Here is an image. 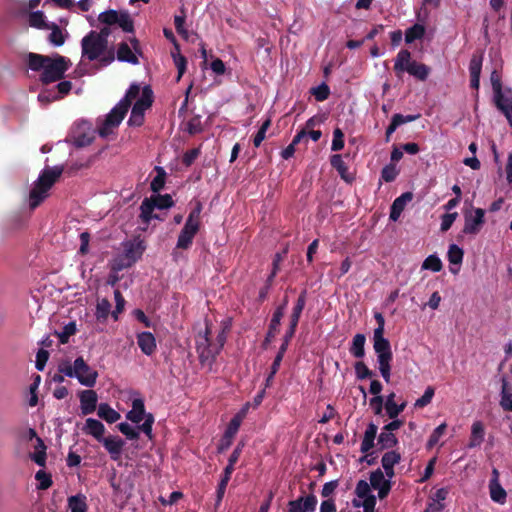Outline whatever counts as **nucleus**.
I'll list each match as a JSON object with an SVG mask.
<instances>
[{"label": "nucleus", "instance_id": "338daca9", "mask_svg": "<svg viewBox=\"0 0 512 512\" xmlns=\"http://www.w3.org/2000/svg\"><path fill=\"white\" fill-rule=\"evenodd\" d=\"M420 117L419 114L417 115H402V114H395L392 117V120L396 123V125L399 127L402 124L409 123L412 121L417 120Z\"/></svg>", "mask_w": 512, "mask_h": 512}, {"label": "nucleus", "instance_id": "603ef678", "mask_svg": "<svg viewBox=\"0 0 512 512\" xmlns=\"http://www.w3.org/2000/svg\"><path fill=\"white\" fill-rule=\"evenodd\" d=\"M433 396H434V388L429 386L426 388L423 396L415 401L414 406L416 408H423V407L427 406L432 401Z\"/></svg>", "mask_w": 512, "mask_h": 512}, {"label": "nucleus", "instance_id": "e2e57ef3", "mask_svg": "<svg viewBox=\"0 0 512 512\" xmlns=\"http://www.w3.org/2000/svg\"><path fill=\"white\" fill-rule=\"evenodd\" d=\"M165 173L163 169H158V175L151 182V189L153 192L160 191L165 183L164 179Z\"/></svg>", "mask_w": 512, "mask_h": 512}, {"label": "nucleus", "instance_id": "2eb2a0df", "mask_svg": "<svg viewBox=\"0 0 512 512\" xmlns=\"http://www.w3.org/2000/svg\"><path fill=\"white\" fill-rule=\"evenodd\" d=\"M130 42L132 47L126 42L119 44L117 49V59L121 62H127L135 65L138 64V41L135 38H132Z\"/></svg>", "mask_w": 512, "mask_h": 512}, {"label": "nucleus", "instance_id": "ea45409f", "mask_svg": "<svg viewBox=\"0 0 512 512\" xmlns=\"http://www.w3.org/2000/svg\"><path fill=\"white\" fill-rule=\"evenodd\" d=\"M406 72L420 80H425L429 74V69L424 64L412 61Z\"/></svg>", "mask_w": 512, "mask_h": 512}, {"label": "nucleus", "instance_id": "4be33fe9", "mask_svg": "<svg viewBox=\"0 0 512 512\" xmlns=\"http://www.w3.org/2000/svg\"><path fill=\"white\" fill-rule=\"evenodd\" d=\"M82 431L85 434L94 437L97 441L101 442V440L104 438L105 426L99 420L94 418H87Z\"/></svg>", "mask_w": 512, "mask_h": 512}, {"label": "nucleus", "instance_id": "c9c22d12", "mask_svg": "<svg viewBox=\"0 0 512 512\" xmlns=\"http://www.w3.org/2000/svg\"><path fill=\"white\" fill-rule=\"evenodd\" d=\"M365 342L366 338L363 334H356L352 340L350 347L351 354L356 358H362L365 355Z\"/></svg>", "mask_w": 512, "mask_h": 512}, {"label": "nucleus", "instance_id": "423d86ee", "mask_svg": "<svg viewBox=\"0 0 512 512\" xmlns=\"http://www.w3.org/2000/svg\"><path fill=\"white\" fill-rule=\"evenodd\" d=\"M59 371L65 376L76 378L80 384L86 387H93L96 383L98 373L91 368L82 357H78L73 363L63 362Z\"/></svg>", "mask_w": 512, "mask_h": 512}, {"label": "nucleus", "instance_id": "9b49d317", "mask_svg": "<svg viewBox=\"0 0 512 512\" xmlns=\"http://www.w3.org/2000/svg\"><path fill=\"white\" fill-rule=\"evenodd\" d=\"M373 348L377 355L379 372L385 382L389 383L391 380V361L393 357L390 342L388 340L373 342Z\"/></svg>", "mask_w": 512, "mask_h": 512}, {"label": "nucleus", "instance_id": "6ab92c4d", "mask_svg": "<svg viewBox=\"0 0 512 512\" xmlns=\"http://www.w3.org/2000/svg\"><path fill=\"white\" fill-rule=\"evenodd\" d=\"M80 409L83 415L93 413L97 407L98 397L94 390H83L79 393Z\"/></svg>", "mask_w": 512, "mask_h": 512}, {"label": "nucleus", "instance_id": "b1692460", "mask_svg": "<svg viewBox=\"0 0 512 512\" xmlns=\"http://www.w3.org/2000/svg\"><path fill=\"white\" fill-rule=\"evenodd\" d=\"M371 487V483L369 484L365 480H360L355 489L356 495L364 500V507L366 508H372L375 505V498L370 494Z\"/></svg>", "mask_w": 512, "mask_h": 512}, {"label": "nucleus", "instance_id": "4d7b16f0", "mask_svg": "<svg viewBox=\"0 0 512 512\" xmlns=\"http://www.w3.org/2000/svg\"><path fill=\"white\" fill-rule=\"evenodd\" d=\"M312 94L317 101H324L329 97L330 89L325 83H322L312 89Z\"/></svg>", "mask_w": 512, "mask_h": 512}, {"label": "nucleus", "instance_id": "c756f323", "mask_svg": "<svg viewBox=\"0 0 512 512\" xmlns=\"http://www.w3.org/2000/svg\"><path fill=\"white\" fill-rule=\"evenodd\" d=\"M463 255H464V252L458 245L451 244L449 246L447 257H448L449 262L452 265L460 266V264L462 263V260H463ZM450 271L453 274H457L459 271V267H457V268L450 267Z\"/></svg>", "mask_w": 512, "mask_h": 512}, {"label": "nucleus", "instance_id": "a211bd4d", "mask_svg": "<svg viewBox=\"0 0 512 512\" xmlns=\"http://www.w3.org/2000/svg\"><path fill=\"white\" fill-rule=\"evenodd\" d=\"M101 443L109 453L110 457L114 461H118L121 458L122 450L125 442L118 436L104 437Z\"/></svg>", "mask_w": 512, "mask_h": 512}, {"label": "nucleus", "instance_id": "f8f14e48", "mask_svg": "<svg viewBox=\"0 0 512 512\" xmlns=\"http://www.w3.org/2000/svg\"><path fill=\"white\" fill-rule=\"evenodd\" d=\"M98 20L107 26L117 25L124 32L133 31V21L128 12L107 10L99 14Z\"/></svg>", "mask_w": 512, "mask_h": 512}, {"label": "nucleus", "instance_id": "680f3d73", "mask_svg": "<svg viewBox=\"0 0 512 512\" xmlns=\"http://www.w3.org/2000/svg\"><path fill=\"white\" fill-rule=\"evenodd\" d=\"M270 124H271V121L270 119H267L263 124L262 126L260 127L259 131L257 132V134L255 135L254 137V145L256 147H259L260 144L262 143V141L265 139V136H266V131L267 129L270 127Z\"/></svg>", "mask_w": 512, "mask_h": 512}, {"label": "nucleus", "instance_id": "3c124183", "mask_svg": "<svg viewBox=\"0 0 512 512\" xmlns=\"http://www.w3.org/2000/svg\"><path fill=\"white\" fill-rule=\"evenodd\" d=\"M446 427V423H442L434 429L427 443L429 448H432L439 442L440 438L444 435L446 431Z\"/></svg>", "mask_w": 512, "mask_h": 512}, {"label": "nucleus", "instance_id": "0eeeda50", "mask_svg": "<svg viewBox=\"0 0 512 512\" xmlns=\"http://www.w3.org/2000/svg\"><path fill=\"white\" fill-rule=\"evenodd\" d=\"M201 211L202 205L198 202L195 208L190 212L185 225L178 236L177 248L187 249L192 244L193 238L199 230Z\"/></svg>", "mask_w": 512, "mask_h": 512}, {"label": "nucleus", "instance_id": "de8ad7c7", "mask_svg": "<svg viewBox=\"0 0 512 512\" xmlns=\"http://www.w3.org/2000/svg\"><path fill=\"white\" fill-rule=\"evenodd\" d=\"M117 427L123 435H125L128 439H131V440L138 438L139 431H141L139 429V426L133 427L132 425H130L129 423H126V422H122V423L118 424Z\"/></svg>", "mask_w": 512, "mask_h": 512}, {"label": "nucleus", "instance_id": "6e6552de", "mask_svg": "<svg viewBox=\"0 0 512 512\" xmlns=\"http://www.w3.org/2000/svg\"><path fill=\"white\" fill-rule=\"evenodd\" d=\"M124 253L121 257L114 260L113 269L120 271L124 268L130 267L137 260H139L146 249V246L142 240L135 239L133 241H127L123 244Z\"/></svg>", "mask_w": 512, "mask_h": 512}, {"label": "nucleus", "instance_id": "f3484780", "mask_svg": "<svg viewBox=\"0 0 512 512\" xmlns=\"http://www.w3.org/2000/svg\"><path fill=\"white\" fill-rule=\"evenodd\" d=\"M494 102L512 125V90L506 89L499 92V94H495Z\"/></svg>", "mask_w": 512, "mask_h": 512}, {"label": "nucleus", "instance_id": "864d4df0", "mask_svg": "<svg viewBox=\"0 0 512 512\" xmlns=\"http://www.w3.org/2000/svg\"><path fill=\"white\" fill-rule=\"evenodd\" d=\"M344 147V134L341 129L336 128L333 131V140L331 144L332 151H340Z\"/></svg>", "mask_w": 512, "mask_h": 512}, {"label": "nucleus", "instance_id": "13d9d810", "mask_svg": "<svg viewBox=\"0 0 512 512\" xmlns=\"http://www.w3.org/2000/svg\"><path fill=\"white\" fill-rule=\"evenodd\" d=\"M411 199L412 194L410 192H406L394 200V202L392 203V207L395 208L396 210H399L400 212H403L406 204L409 201H411Z\"/></svg>", "mask_w": 512, "mask_h": 512}, {"label": "nucleus", "instance_id": "2f4dec72", "mask_svg": "<svg viewBox=\"0 0 512 512\" xmlns=\"http://www.w3.org/2000/svg\"><path fill=\"white\" fill-rule=\"evenodd\" d=\"M97 414L108 423H115L121 418V415L107 403H101L98 406Z\"/></svg>", "mask_w": 512, "mask_h": 512}, {"label": "nucleus", "instance_id": "7c9ffc66", "mask_svg": "<svg viewBox=\"0 0 512 512\" xmlns=\"http://www.w3.org/2000/svg\"><path fill=\"white\" fill-rule=\"evenodd\" d=\"M411 62V54L408 50L399 51L394 64L397 75L400 76L403 72H406Z\"/></svg>", "mask_w": 512, "mask_h": 512}, {"label": "nucleus", "instance_id": "f257e3e1", "mask_svg": "<svg viewBox=\"0 0 512 512\" xmlns=\"http://www.w3.org/2000/svg\"><path fill=\"white\" fill-rule=\"evenodd\" d=\"M153 92L149 86L140 87L132 84L127 90L124 98L106 115L98 127V133L106 138L113 134L115 129L122 122L131 103L134 101L131 115L128 120L130 126H141L144 121V113L152 105Z\"/></svg>", "mask_w": 512, "mask_h": 512}, {"label": "nucleus", "instance_id": "09e8293b", "mask_svg": "<svg viewBox=\"0 0 512 512\" xmlns=\"http://www.w3.org/2000/svg\"><path fill=\"white\" fill-rule=\"evenodd\" d=\"M35 479L38 482L37 489L46 490L52 485L51 475L44 470L37 471Z\"/></svg>", "mask_w": 512, "mask_h": 512}, {"label": "nucleus", "instance_id": "c85d7f7f", "mask_svg": "<svg viewBox=\"0 0 512 512\" xmlns=\"http://www.w3.org/2000/svg\"><path fill=\"white\" fill-rule=\"evenodd\" d=\"M68 508L71 512H87V497L84 494H76L67 499Z\"/></svg>", "mask_w": 512, "mask_h": 512}, {"label": "nucleus", "instance_id": "58836bf2", "mask_svg": "<svg viewBox=\"0 0 512 512\" xmlns=\"http://www.w3.org/2000/svg\"><path fill=\"white\" fill-rule=\"evenodd\" d=\"M398 443L396 436L382 429L379 437H378V445L381 449H390L393 448Z\"/></svg>", "mask_w": 512, "mask_h": 512}, {"label": "nucleus", "instance_id": "052dcab7", "mask_svg": "<svg viewBox=\"0 0 512 512\" xmlns=\"http://www.w3.org/2000/svg\"><path fill=\"white\" fill-rule=\"evenodd\" d=\"M114 298H115V302H116V308L112 312V315H113L114 319L117 320L118 314L124 310L125 300L119 290L114 291Z\"/></svg>", "mask_w": 512, "mask_h": 512}, {"label": "nucleus", "instance_id": "79ce46f5", "mask_svg": "<svg viewBox=\"0 0 512 512\" xmlns=\"http://www.w3.org/2000/svg\"><path fill=\"white\" fill-rule=\"evenodd\" d=\"M425 34V27L421 24H414L408 28L405 33V41L410 44L417 39H421Z\"/></svg>", "mask_w": 512, "mask_h": 512}, {"label": "nucleus", "instance_id": "a878e982", "mask_svg": "<svg viewBox=\"0 0 512 512\" xmlns=\"http://www.w3.org/2000/svg\"><path fill=\"white\" fill-rule=\"evenodd\" d=\"M377 431L378 428L374 423H370L367 426L360 447L362 453H367L374 447Z\"/></svg>", "mask_w": 512, "mask_h": 512}, {"label": "nucleus", "instance_id": "f704fd0d", "mask_svg": "<svg viewBox=\"0 0 512 512\" xmlns=\"http://www.w3.org/2000/svg\"><path fill=\"white\" fill-rule=\"evenodd\" d=\"M331 165L338 171L341 178L346 182H351L353 180V176L348 173V167L344 163L341 155H333L331 157Z\"/></svg>", "mask_w": 512, "mask_h": 512}, {"label": "nucleus", "instance_id": "0e129e2a", "mask_svg": "<svg viewBox=\"0 0 512 512\" xmlns=\"http://www.w3.org/2000/svg\"><path fill=\"white\" fill-rule=\"evenodd\" d=\"M457 212L444 214L441 218V230L447 231L450 229L454 221L456 220Z\"/></svg>", "mask_w": 512, "mask_h": 512}, {"label": "nucleus", "instance_id": "393cba45", "mask_svg": "<svg viewBox=\"0 0 512 512\" xmlns=\"http://www.w3.org/2000/svg\"><path fill=\"white\" fill-rule=\"evenodd\" d=\"M31 437L36 438V444L34 446V452L31 453L30 457L31 459L39 466H45L46 463V446L44 445V442L39 438L36 437V433L34 430H30Z\"/></svg>", "mask_w": 512, "mask_h": 512}, {"label": "nucleus", "instance_id": "6e6d98bb", "mask_svg": "<svg viewBox=\"0 0 512 512\" xmlns=\"http://www.w3.org/2000/svg\"><path fill=\"white\" fill-rule=\"evenodd\" d=\"M172 56H173V59H174V63L178 69V80L182 77V75L184 74L185 72V69H186V59L184 56H182L180 54V51L179 52H176L173 51L172 52Z\"/></svg>", "mask_w": 512, "mask_h": 512}, {"label": "nucleus", "instance_id": "8fccbe9b", "mask_svg": "<svg viewBox=\"0 0 512 512\" xmlns=\"http://www.w3.org/2000/svg\"><path fill=\"white\" fill-rule=\"evenodd\" d=\"M241 422H242V416L241 415H236L235 417H233L225 431V436L226 438H234V436L236 435V433L238 432L239 430V427L241 425Z\"/></svg>", "mask_w": 512, "mask_h": 512}, {"label": "nucleus", "instance_id": "c03bdc74", "mask_svg": "<svg viewBox=\"0 0 512 512\" xmlns=\"http://www.w3.org/2000/svg\"><path fill=\"white\" fill-rule=\"evenodd\" d=\"M111 311V304L110 302L103 298L98 300L96 305V312L95 316L100 321H105Z\"/></svg>", "mask_w": 512, "mask_h": 512}, {"label": "nucleus", "instance_id": "4468645a", "mask_svg": "<svg viewBox=\"0 0 512 512\" xmlns=\"http://www.w3.org/2000/svg\"><path fill=\"white\" fill-rule=\"evenodd\" d=\"M94 130L88 122H81L76 125L72 133V141L76 147H85L92 143Z\"/></svg>", "mask_w": 512, "mask_h": 512}, {"label": "nucleus", "instance_id": "5fc2aeb1", "mask_svg": "<svg viewBox=\"0 0 512 512\" xmlns=\"http://www.w3.org/2000/svg\"><path fill=\"white\" fill-rule=\"evenodd\" d=\"M398 173H399V171L396 168V166L393 165V164H389V165H386L382 169L381 178L385 182H391V181L395 180V178L397 177Z\"/></svg>", "mask_w": 512, "mask_h": 512}, {"label": "nucleus", "instance_id": "e433bc0d", "mask_svg": "<svg viewBox=\"0 0 512 512\" xmlns=\"http://www.w3.org/2000/svg\"><path fill=\"white\" fill-rule=\"evenodd\" d=\"M48 29L51 30L48 37L49 42L56 47L62 46L65 43L67 34H65L59 26L54 23H52Z\"/></svg>", "mask_w": 512, "mask_h": 512}, {"label": "nucleus", "instance_id": "a18cd8bd", "mask_svg": "<svg viewBox=\"0 0 512 512\" xmlns=\"http://www.w3.org/2000/svg\"><path fill=\"white\" fill-rule=\"evenodd\" d=\"M443 265L440 258L436 255H429L422 263V269L439 272Z\"/></svg>", "mask_w": 512, "mask_h": 512}, {"label": "nucleus", "instance_id": "aec40b11", "mask_svg": "<svg viewBox=\"0 0 512 512\" xmlns=\"http://www.w3.org/2000/svg\"><path fill=\"white\" fill-rule=\"evenodd\" d=\"M317 505V498L308 495L289 502V512H312Z\"/></svg>", "mask_w": 512, "mask_h": 512}, {"label": "nucleus", "instance_id": "bf43d9fd", "mask_svg": "<svg viewBox=\"0 0 512 512\" xmlns=\"http://www.w3.org/2000/svg\"><path fill=\"white\" fill-rule=\"evenodd\" d=\"M174 24L177 32L185 39H189V32L185 28V18L183 16H175Z\"/></svg>", "mask_w": 512, "mask_h": 512}, {"label": "nucleus", "instance_id": "69168bd1", "mask_svg": "<svg viewBox=\"0 0 512 512\" xmlns=\"http://www.w3.org/2000/svg\"><path fill=\"white\" fill-rule=\"evenodd\" d=\"M48 358H49L48 351H46L44 349H40L36 355V364H35L36 369L39 371L44 370V367L46 365Z\"/></svg>", "mask_w": 512, "mask_h": 512}, {"label": "nucleus", "instance_id": "cd10ccee", "mask_svg": "<svg viewBox=\"0 0 512 512\" xmlns=\"http://www.w3.org/2000/svg\"><path fill=\"white\" fill-rule=\"evenodd\" d=\"M501 382L500 406L505 411H512V387L505 378Z\"/></svg>", "mask_w": 512, "mask_h": 512}, {"label": "nucleus", "instance_id": "9d476101", "mask_svg": "<svg viewBox=\"0 0 512 512\" xmlns=\"http://www.w3.org/2000/svg\"><path fill=\"white\" fill-rule=\"evenodd\" d=\"M126 418L133 423L144 422L139 425V429L149 438L152 439V425L154 417L152 414L145 413L144 402L140 398H136L132 402V409L126 414Z\"/></svg>", "mask_w": 512, "mask_h": 512}, {"label": "nucleus", "instance_id": "473e14b6", "mask_svg": "<svg viewBox=\"0 0 512 512\" xmlns=\"http://www.w3.org/2000/svg\"><path fill=\"white\" fill-rule=\"evenodd\" d=\"M395 393H390L385 402V410L389 418L394 419L404 410L406 404L402 403L400 405L396 404L394 401Z\"/></svg>", "mask_w": 512, "mask_h": 512}, {"label": "nucleus", "instance_id": "774afa93", "mask_svg": "<svg viewBox=\"0 0 512 512\" xmlns=\"http://www.w3.org/2000/svg\"><path fill=\"white\" fill-rule=\"evenodd\" d=\"M356 375L359 379H365L372 375V372L363 362H357L355 365Z\"/></svg>", "mask_w": 512, "mask_h": 512}, {"label": "nucleus", "instance_id": "4c0bfd02", "mask_svg": "<svg viewBox=\"0 0 512 512\" xmlns=\"http://www.w3.org/2000/svg\"><path fill=\"white\" fill-rule=\"evenodd\" d=\"M28 22L30 26L37 29H48L51 24L46 21V17L42 11L30 13Z\"/></svg>", "mask_w": 512, "mask_h": 512}, {"label": "nucleus", "instance_id": "49530a36", "mask_svg": "<svg viewBox=\"0 0 512 512\" xmlns=\"http://www.w3.org/2000/svg\"><path fill=\"white\" fill-rule=\"evenodd\" d=\"M283 315L284 306H279L274 312L273 317L271 319L268 336H273L278 331Z\"/></svg>", "mask_w": 512, "mask_h": 512}, {"label": "nucleus", "instance_id": "bb28decb", "mask_svg": "<svg viewBox=\"0 0 512 512\" xmlns=\"http://www.w3.org/2000/svg\"><path fill=\"white\" fill-rule=\"evenodd\" d=\"M485 429L484 425L480 421L473 422L471 426V436L470 442L468 444L469 448H475L482 444L484 441Z\"/></svg>", "mask_w": 512, "mask_h": 512}, {"label": "nucleus", "instance_id": "a19ab883", "mask_svg": "<svg viewBox=\"0 0 512 512\" xmlns=\"http://www.w3.org/2000/svg\"><path fill=\"white\" fill-rule=\"evenodd\" d=\"M305 303H306L305 293H302L298 297L296 305L294 306L292 314H291L290 323L292 324V329L297 327L300 315L305 307Z\"/></svg>", "mask_w": 512, "mask_h": 512}, {"label": "nucleus", "instance_id": "37998d69", "mask_svg": "<svg viewBox=\"0 0 512 512\" xmlns=\"http://www.w3.org/2000/svg\"><path fill=\"white\" fill-rule=\"evenodd\" d=\"M232 472H233V470H231V466H226V468L224 470V476L218 485L216 505H219L223 499V496L225 494V490H226L227 484L230 480Z\"/></svg>", "mask_w": 512, "mask_h": 512}, {"label": "nucleus", "instance_id": "ddd939ff", "mask_svg": "<svg viewBox=\"0 0 512 512\" xmlns=\"http://www.w3.org/2000/svg\"><path fill=\"white\" fill-rule=\"evenodd\" d=\"M485 222V211L481 208H473L464 215L463 233L476 235L480 232Z\"/></svg>", "mask_w": 512, "mask_h": 512}, {"label": "nucleus", "instance_id": "412c9836", "mask_svg": "<svg viewBox=\"0 0 512 512\" xmlns=\"http://www.w3.org/2000/svg\"><path fill=\"white\" fill-rule=\"evenodd\" d=\"M401 461V455L395 450L386 452L381 458V465L386 477L392 479L395 475L394 466Z\"/></svg>", "mask_w": 512, "mask_h": 512}, {"label": "nucleus", "instance_id": "72a5a7b5", "mask_svg": "<svg viewBox=\"0 0 512 512\" xmlns=\"http://www.w3.org/2000/svg\"><path fill=\"white\" fill-rule=\"evenodd\" d=\"M489 490L491 499L494 502H497L499 504L505 503L507 494L499 482H496V480H490Z\"/></svg>", "mask_w": 512, "mask_h": 512}, {"label": "nucleus", "instance_id": "f03ea898", "mask_svg": "<svg viewBox=\"0 0 512 512\" xmlns=\"http://www.w3.org/2000/svg\"><path fill=\"white\" fill-rule=\"evenodd\" d=\"M226 342V328L222 327L214 330L213 327L205 321V327L199 331L195 338L196 352L202 367L212 370L217 355L222 350Z\"/></svg>", "mask_w": 512, "mask_h": 512}, {"label": "nucleus", "instance_id": "1a4fd4ad", "mask_svg": "<svg viewBox=\"0 0 512 512\" xmlns=\"http://www.w3.org/2000/svg\"><path fill=\"white\" fill-rule=\"evenodd\" d=\"M174 205V201L169 194L165 195H154L150 198H145L140 206L141 214L140 217L145 223H149L152 219H159L158 215L153 214V211L157 209H168Z\"/></svg>", "mask_w": 512, "mask_h": 512}, {"label": "nucleus", "instance_id": "7ed1b4c3", "mask_svg": "<svg viewBox=\"0 0 512 512\" xmlns=\"http://www.w3.org/2000/svg\"><path fill=\"white\" fill-rule=\"evenodd\" d=\"M28 65L34 71L42 70L41 81L48 84L60 80L71 66V61L58 54L54 57H48L30 53L28 55Z\"/></svg>", "mask_w": 512, "mask_h": 512}, {"label": "nucleus", "instance_id": "39448f33", "mask_svg": "<svg viewBox=\"0 0 512 512\" xmlns=\"http://www.w3.org/2000/svg\"><path fill=\"white\" fill-rule=\"evenodd\" d=\"M82 57L89 61L99 60L103 65L114 61V53L108 50L107 41H103L92 31L81 40Z\"/></svg>", "mask_w": 512, "mask_h": 512}, {"label": "nucleus", "instance_id": "dca6fc26", "mask_svg": "<svg viewBox=\"0 0 512 512\" xmlns=\"http://www.w3.org/2000/svg\"><path fill=\"white\" fill-rule=\"evenodd\" d=\"M391 479L384 475L381 469H377L370 475V483L373 489L378 490L379 498H384L388 495L391 489Z\"/></svg>", "mask_w": 512, "mask_h": 512}, {"label": "nucleus", "instance_id": "20e7f679", "mask_svg": "<svg viewBox=\"0 0 512 512\" xmlns=\"http://www.w3.org/2000/svg\"><path fill=\"white\" fill-rule=\"evenodd\" d=\"M62 172L63 168L60 166L48 167L41 172L29 193L30 209L37 208L49 196V190L61 176Z\"/></svg>", "mask_w": 512, "mask_h": 512}, {"label": "nucleus", "instance_id": "5701e85b", "mask_svg": "<svg viewBox=\"0 0 512 512\" xmlns=\"http://www.w3.org/2000/svg\"><path fill=\"white\" fill-rule=\"evenodd\" d=\"M137 344L141 351L150 356L156 350V340L151 332H141L137 335Z\"/></svg>", "mask_w": 512, "mask_h": 512}]
</instances>
